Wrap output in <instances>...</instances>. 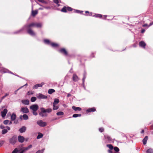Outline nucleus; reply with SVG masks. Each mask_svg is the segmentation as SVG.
Returning a JSON list of instances; mask_svg holds the SVG:
<instances>
[{
	"label": "nucleus",
	"mask_w": 153,
	"mask_h": 153,
	"mask_svg": "<svg viewBox=\"0 0 153 153\" xmlns=\"http://www.w3.org/2000/svg\"><path fill=\"white\" fill-rule=\"evenodd\" d=\"M27 33L32 37L37 38V39L39 41V39L37 38L36 33L31 28L35 27L37 28H40L42 26V23L33 22L29 24H27Z\"/></svg>",
	"instance_id": "1"
},
{
	"label": "nucleus",
	"mask_w": 153,
	"mask_h": 153,
	"mask_svg": "<svg viewBox=\"0 0 153 153\" xmlns=\"http://www.w3.org/2000/svg\"><path fill=\"white\" fill-rule=\"evenodd\" d=\"M40 112L39 113V115L41 117H47L48 116L47 113H50L51 112L52 109L51 108L45 109L44 107H41L40 108Z\"/></svg>",
	"instance_id": "2"
},
{
	"label": "nucleus",
	"mask_w": 153,
	"mask_h": 153,
	"mask_svg": "<svg viewBox=\"0 0 153 153\" xmlns=\"http://www.w3.org/2000/svg\"><path fill=\"white\" fill-rule=\"evenodd\" d=\"M39 108L38 105L36 104H33L30 107V109L32 111L33 114L35 116H36L38 115L36 111L38 110Z\"/></svg>",
	"instance_id": "3"
},
{
	"label": "nucleus",
	"mask_w": 153,
	"mask_h": 153,
	"mask_svg": "<svg viewBox=\"0 0 153 153\" xmlns=\"http://www.w3.org/2000/svg\"><path fill=\"white\" fill-rule=\"evenodd\" d=\"M9 143L13 145H14L17 142L18 139L17 136L16 135H14L12 137L9 139Z\"/></svg>",
	"instance_id": "4"
},
{
	"label": "nucleus",
	"mask_w": 153,
	"mask_h": 153,
	"mask_svg": "<svg viewBox=\"0 0 153 153\" xmlns=\"http://www.w3.org/2000/svg\"><path fill=\"white\" fill-rule=\"evenodd\" d=\"M32 145L30 144L27 147H23L19 149H18V150L19 151L18 153H24L27 151L29 149L31 148L32 147Z\"/></svg>",
	"instance_id": "5"
},
{
	"label": "nucleus",
	"mask_w": 153,
	"mask_h": 153,
	"mask_svg": "<svg viewBox=\"0 0 153 153\" xmlns=\"http://www.w3.org/2000/svg\"><path fill=\"white\" fill-rule=\"evenodd\" d=\"M26 29L27 30V24L25 25L20 29L14 32L13 33V34H20L22 31Z\"/></svg>",
	"instance_id": "6"
},
{
	"label": "nucleus",
	"mask_w": 153,
	"mask_h": 153,
	"mask_svg": "<svg viewBox=\"0 0 153 153\" xmlns=\"http://www.w3.org/2000/svg\"><path fill=\"white\" fill-rule=\"evenodd\" d=\"M103 140L105 143H111L113 142V139L108 135H105Z\"/></svg>",
	"instance_id": "7"
},
{
	"label": "nucleus",
	"mask_w": 153,
	"mask_h": 153,
	"mask_svg": "<svg viewBox=\"0 0 153 153\" xmlns=\"http://www.w3.org/2000/svg\"><path fill=\"white\" fill-rule=\"evenodd\" d=\"M73 10V9L71 7L67 6H64L61 9V11L66 13L67 12V10L69 11H71Z\"/></svg>",
	"instance_id": "8"
},
{
	"label": "nucleus",
	"mask_w": 153,
	"mask_h": 153,
	"mask_svg": "<svg viewBox=\"0 0 153 153\" xmlns=\"http://www.w3.org/2000/svg\"><path fill=\"white\" fill-rule=\"evenodd\" d=\"M59 52L63 55L67 56L68 55V52L66 49L64 48L59 49L58 50Z\"/></svg>",
	"instance_id": "9"
},
{
	"label": "nucleus",
	"mask_w": 153,
	"mask_h": 153,
	"mask_svg": "<svg viewBox=\"0 0 153 153\" xmlns=\"http://www.w3.org/2000/svg\"><path fill=\"white\" fill-rule=\"evenodd\" d=\"M36 123L40 127H44L46 126L47 123L45 122H44L42 120H40L38 121Z\"/></svg>",
	"instance_id": "10"
},
{
	"label": "nucleus",
	"mask_w": 153,
	"mask_h": 153,
	"mask_svg": "<svg viewBox=\"0 0 153 153\" xmlns=\"http://www.w3.org/2000/svg\"><path fill=\"white\" fill-rule=\"evenodd\" d=\"M36 96L37 98L39 99H46L48 98V97L47 96L44 95L42 93L37 94Z\"/></svg>",
	"instance_id": "11"
},
{
	"label": "nucleus",
	"mask_w": 153,
	"mask_h": 153,
	"mask_svg": "<svg viewBox=\"0 0 153 153\" xmlns=\"http://www.w3.org/2000/svg\"><path fill=\"white\" fill-rule=\"evenodd\" d=\"M113 149L115 151L114 152H113L111 150H108V152L109 153H120V149L117 147L115 146L114 147V148Z\"/></svg>",
	"instance_id": "12"
},
{
	"label": "nucleus",
	"mask_w": 153,
	"mask_h": 153,
	"mask_svg": "<svg viewBox=\"0 0 153 153\" xmlns=\"http://www.w3.org/2000/svg\"><path fill=\"white\" fill-rule=\"evenodd\" d=\"M20 111L24 114H27L29 111L27 107L21 108Z\"/></svg>",
	"instance_id": "13"
},
{
	"label": "nucleus",
	"mask_w": 153,
	"mask_h": 153,
	"mask_svg": "<svg viewBox=\"0 0 153 153\" xmlns=\"http://www.w3.org/2000/svg\"><path fill=\"white\" fill-rule=\"evenodd\" d=\"M139 46L143 49H145L146 46V43L143 41H141L139 42Z\"/></svg>",
	"instance_id": "14"
},
{
	"label": "nucleus",
	"mask_w": 153,
	"mask_h": 153,
	"mask_svg": "<svg viewBox=\"0 0 153 153\" xmlns=\"http://www.w3.org/2000/svg\"><path fill=\"white\" fill-rule=\"evenodd\" d=\"M18 141L20 143H23L25 140V138L23 136L21 135H19L17 138Z\"/></svg>",
	"instance_id": "15"
},
{
	"label": "nucleus",
	"mask_w": 153,
	"mask_h": 153,
	"mask_svg": "<svg viewBox=\"0 0 153 153\" xmlns=\"http://www.w3.org/2000/svg\"><path fill=\"white\" fill-rule=\"evenodd\" d=\"M96 111V108L94 107L89 108L86 110V112L87 113L91 112H94Z\"/></svg>",
	"instance_id": "16"
},
{
	"label": "nucleus",
	"mask_w": 153,
	"mask_h": 153,
	"mask_svg": "<svg viewBox=\"0 0 153 153\" xmlns=\"http://www.w3.org/2000/svg\"><path fill=\"white\" fill-rule=\"evenodd\" d=\"M7 111V110L6 108H5L1 112V115L2 118H4L5 117Z\"/></svg>",
	"instance_id": "17"
},
{
	"label": "nucleus",
	"mask_w": 153,
	"mask_h": 153,
	"mask_svg": "<svg viewBox=\"0 0 153 153\" xmlns=\"http://www.w3.org/2000/svg\"><path fill=\"white\" fill-rule=\"evenodd\" d=\"M44 84V83L43 82H42L40 84H36L33 86V89H37L39 87H42Z\"/></svg>",
	"instance_id": "18"
},
{
	"label": "nucleus",
	"mask_w": 153,
	"mask_h": 153,
	"mask_svg": "<svg viewBox=\"0 0 153 153\" xmlns=\"http://www.w3.org/2000/svg\"><path fill=\"white\" fill-rule=\"evenodd\" d=\"M26 129V127L25 126H23L19 129V131L20 133H23L25 132Z\"/></svg>",
	"instance_id": "19"
},
{
	"label": "nucleus",
	"mask_w": 153,
	"mask_h": 153,
	"mask_svg": "<svg viewBox=\"0 0 153 153\" xmlns=\"http://www.w3.org/2000/svg\"><path fill=\"white\" fill-rule=\"evenodd\" d=\"M21 102L22 104L26 105H29L30 102L27 99L22 100Z\"/></svg>",
	"instance_id": "20"
},
{
	"label": "nucleus",
	"mask_w": 153,
	"mask_h": 153,
	"mask_svg": "<svg viewBox=\"0 0 153 153\" xmlns=\"http://www.w3.org/2000/svg\"><path fill=\"white\" fill-rule=\"evenodd\" d=\"M72 108L75 111H80L82 110V108L79 107H76L75 106L73 105L72 107Z\"/></svg>",
	"instance_id": "21"
},
{
	"label": "nucleus",
	"mask_w": 153,
	"mask_h": 153,
	"mask_svg": "<svg viewBox=\"0 0 153 153\" xmlns=\"http://www.w3.org/2000/svg\"><path fill=\"white\" fill-rule=\"evenodd\" d=\"M16 114L13 113L11 115L10 117V119L11 121H13L16 120Z\"/></svg>",
	"instance_id": "22"
},
{
	"label": "nucleus",
	"mask_w": 153,
	"mask_h": 153,
	"mask_svg": "<svg viewBox=\"0 0 153 153\" xmlns=\"http://www.w3.org/2000/svg\"><path fill=\"white\" fill-rule=\"evenodd\" d=\"M72 78L73 81L75 82L77 81L79 79L78 76L75 74L73 75Z\"/></svg>",
	"instance_id": "23"
},
{
	"label": "nucleus",
	"mask_w": 153,
	"mask_h": 153,
	"mask_svg": "<svg viewBox=\"0 0 153 153\" xmlns=\"http://www.w3.org/2000/svg\"><path fill=\"white\" fill-rule=\"evenodd\" d=\"M43 42L46 44L51 45V43L50 40L48 39H45L43 40Z\"/></svg>",
	"instance_id": "24"
},
{
	"label": "nucleus",
	"mask_w": 153,
	"mask_h": 153,
	"mask_svg": "<svg viewBox=\"0 0 153 153\" xmlns=\"http://www.w3.org/2000/svg\"><path fill=\"white\" fill-rule=\"evenodd\" d=\"M148 139V136H145L144 138L142 140L143 143V145H146L147 143V141Z\"/></svg>",
	"instance_id": "25"
},
{
	"label": "nucleus",
	"mask_w": 153,
	"mask_h": 153,
	"mask_svg": "<svg viewBox=\"0 0 153 153\" xmlns=\"http://www.w3.org/2000/svg\"><path fill=\"white\" fill-rule=\"evenodd\" d=\"M93 17L97 18H102V15L100 14L94 13V14L93 15Z\"/></svg>",
	"instance_id": "26"
},
{
	"label": "nucleus",
	"mask_w": 153,
	"mask_h": 153,
	"mask_svg": "<svg viewBox=\"0 0 153 153\" xmlns=\"http://www.w3.org/2000/svg\"><path fill=\"white\" fill-rule=\"evenodd\" d=\"M38 13V11L37 10H32L31 12V15L33 16H35Z\"/></svg>",
	"instance_id": "27"
},
{
	"label": "nucleus",
	"mask_w": 153,
	"mask_h": 153,
	"mask_svg": "<svg viewBox=\"0 0 153 153\" xmlns=\"http://www.w3.org/2000/svg\"><path fill=\"white\" fill-rule=\"evenodd\" d=\"M51 45L53 48H56L59 47V45L58 44L55 42H52L51 44Z\"/></svg>",
	"instance_id": "28"
},
{
	"label": "nucleus",
	"mask_w": 153,
	"mask_h": 153,
	"mask_svg": "<svg viewBox=\"0 0 153 153\" xmlns=\"http://www.w3.org/2000/svg\"><path fill=\"white\" fill-rule=\"evenodd\" d=\"M38 134V135L36 137L37 139H39L43 137V134H42L40 132H39Z\"/></svg>",
	"instance_id": "29"
},
{
	"label": "nucleus",
	"mask_w": 153,
	"mask_h": 153,
	"mask_svg": "<svg viewBox=\"0 0 153 153\" xmlns=\"http://www.w3.org/2000/svg\"><path fill=\"white\" fill-rule=\"evenodd\" d=\"M73 10H74V12L75 13H76L84 15V14L82 13L83 12V11L74 9H73ZM84 15L85 14H84Z\"/></svg>",
	"instance_id": "30"
},
{
	"label": "nucleus",
	"mask_w": 153,
	"mask_h": 153,
	"mask_svg": "<svg viewBox=\"0 0 153 153\" xmlns=\"http://www.w3.org/2000/svg\"><path fill=\"white\" fill-rule=\"evenodd\" d=\"M59 102V100L58 98H55L54 99V102L53 104L56 105L58 104Z\"/></svg>",
	"instance_id": "31"
},
{
	"label": "nucleus",
	"mask_w": 153,
	"mask_h": 153,
	"mask_svg": "<svg viewBox=\"0 0 153 153\" xmlns=\"http://www.w3.org/2000/svg\"><path fill=\"white\" fill-rule=\"evenodd\" d=\"M81 114H75L73 115L72 117L74 118H76L78 117H80L81 116Z\"/></svg>",
	"instance_id": "32"
},
{
	"label": "nucleus",
	"mask_w": 153,
	"mask_h": 153,
	"mask_svg": "<svg viewBox=\"0 0 153 153\" xmlns=\"http://www.w3.org/2000/svg\"><path fill=\"white\" fill-rule=\"evenodd\" d=\"M55 91V90L53 89H49L48 91V94H51L53 93Z\"/></svg>",
	"instance_id": "33"
},
{
	"label": "nucleus",
	"mask_w": 153,
	"mask_h": 153,
	"mask_svg": "<svg viewBox=\"0 0 153 153\" xmlns=\"http://www.w3.org/2000/svg\"><path fill=\"white\" fill-rule=\"evenodd\" d=\"M23 119L25 120H27L29 118L28 116L26 114H24L22 115Z\"/></svg>",
	"instance_id": "34"
},
{
	"label": "nucleus",
	"mask_w": 153,
	"mask_h": 153,
	"mask_svg": "<svg viewBox=\"0 0 153 153\" xmlns=\"http://www.w3.org/2000/svg\"><path fill=\"white\" fill-rule=\"evenodd\" d=\"M106 146L108 147L111 150L114 148V147L111 144H108L106 145Z\"/></svg>",
	"instance_id": "35"
},
{
	"label": "nucleus",
	"mask_w": 153,
	"mask_h": 153,
	"mask_svg": "<svg viewBox=\"0 0 153 153\" xmlns=\"http://www.w3.org/2000/svg\"><path fill=\"white\" fill-rule=\"evenodd\" d=\"M87 75V73L86 71L84 70V73L83 74V77L82 79L85 80L86 78Z\"/></svg>",
	"instance_id": "36"
},
{
	"label": "nucleus",
	"mask_w": 153,
	"mask_h": 153,
	"mask_svg": "<svg viewBox=\"0 0 153 153\" xmlns=\"http://www.w3.org/2000/svg\"><path fill=\"white\" fill-rule=\"evenodd\" d=\"M36 97H33L30 99V101L32 102H34L36 100Z\"/></svg>",
	"instance_id": "37"
},
{
	"label": "nucleus",
	"mask_w": 153,
	"mask_h": 153,
	"mask_svg": "<svg viewBox=\"0 0 153 153\" xmlns=\"http://www.w3.org/2000/svg\"><path fill=\"white\" fill-rule=\"evenodd\" d=\"M56 114L57 116H62L63 115L64 113L63 112L60 111L57 112Z\"/></svg>",
	"instance_id": "38"
},
{
	"label": "nucleus",
	"mask_w": 153,
	"mask_h": 153,
	"mask_svg": "<svg viewBox=\"0 0 153 153\" xmlns=\"http://www.w3.org/2000/svg\"><path fill=\"white\" fill-rule=\"evenodd\" d=\"M45 150V148L42 149L41 150H39L36 152V153H43Z\"/></svg>",
	"instance_id": "39"
},
{
	"label": "nucleus",
	"mask_w": 153,
	"mask_h": 153,
	"mask_svg": "<svg viewBox=\"0 0 153 153\" xmlns=\"http://www.w3.org/2000/svg\"><path fill=\"white\" fill-rule=\"evenodd\" d=\"M146 153H153V150L151 148L148 149L146 151Z\"/></svg>",
	"instance_id": "40"
},
{
	"label": "nucleus",
	"mask_w": 153,
	"mask_h": 153,
	"mask_svg": "<svg viewBox=\"0 0 153 153\" xmlns=\"http://www.w3.org/2000/svg\"><path fill=\"white\" fill-rule=\"evenodd\" d=\"M19 151L18 148H16L14 149L11 153H18Z\"/></svg>",
	"instance_id": "41"
},
{
	"label": "nucleus",
	"mask_w": 153,
	"mask_h": 153,
	"mask_svg": "<svg viewBox=\"0 0 153 153\" xmlns=\"http://www.w3.org/2000/svg\"><path fill=\"white\" fill-rule=\"evenodd\" d=\"M7 130L6 129H3L1 132V133L2 134H4L7 133Z\"/></svg>",
	"instance_id": "42"
},
{
	"label": "nucleus",
	"mask_w": 153,
	"mask_h": 153,
	"mask_svg": "<svg viewBox=\"0 0 153 153\" xmlns=\"http://www.w3.org/2000/svg\"><path fill=\"white\" fill-rule=\"evenodd\" d=\"M56 105L53 104V110H56L59 108V106H56Z\"/></svg>",
	"instance_id": "43"
},
{
	"label": "nucleus",
	"mask_w": 153,
	"mask_h": 153,
	"mask_svg": "<svg viewBox=\"0 0 153 153\" xmlns=\"http://www.w3.org/2000/svg\"><path fill=\"white\" fill-rule=\"evenodd\" d=\"M9 95V94L8 93H6L5 94V95L3 96L1 99V101L2 100H3L6 97L8 96Z\"/></svg>",
	"instance_id": "44"
},
{
	"label": "nucleus",
	"mask_w": 153,
	"mask_h": 153,
	"mask_svg": "<svg viewBox=\"0 0 153 153\" xmlns=\"http://www.w3.org/2000/svg\"><path fill=\"white\" fill-rule=\"evenodd\" d=\"M37 0L38 1L41 2L43 3H44L45 4H48V2L46 1H45L44 0Z\"/></svg>",
	"instance_id": "45"
},
{
	"label": "nucleus",
	"mask_w": 153,
	"mask_h": 153,
	"mask_svg": "<svg viewBox=\"0 0 153 153\" xmlns=\"http://www.w3.org/2000/svg\"><path fill=\"white\" fill-rule=\"evenodd\" d=\"M95 52H92L90 56V58H94L95 57L94 54L95 53Z\"/></svg>",
	"instance_id": "46"
},
{
	"label": "nucleus",
	"mask_w": 153,
	"mask_h": 153,
	"mask_svg": "<svg viewBox=\"0 0 153 153\" xmlns=\"http://www.w3.org/2000/svg\"><path fill=\"white\" fill-rule=\"evenodd\" d=\"M99 131L100 132L102 133L104 131V129L103 127L100 128H99Z\"/></svg>",
	"instance_id": "47"
},
{
	"label": "nucleus",
	"mask_w": 153,
	"mask_h": 153,
	"mask_svg": "<svg viewBox=\"0 0 153 153\" xmlns=\"http://www.w3.org/2000/svg\"><path fill=\"white\" fill-rule=\"evenodd\" d=\"M9 122V120H4L3 121V123L4 125H7L8 123Z\"/></svg>",
	"instance_id": "48"
},
{
	"label": "nucleus",
	"mask_w": 153,
	"mask_h": 153,
	"mask_svg": "<svg viewBox=\"0 0 153 153\" xmlns=\"http://www.w3.org/2000/svg\"><path fill=\"white\" fill-rule=\"evenodd\" d=\"M53 2L56 4H57L59 3H61V1L60 0L59 1L58 0H53Z\"/></svg>",
	"instance_id": "49"
},
{
	"label": "nucleus",
	"mask_w": 153,
	"mask_h": 153,
	"mask_svg": "<svg viewBox=\"0 0 153 153\" xmlns=\"http://www.w3.org/2000/svg\"><path fill=\"white\" fill-rule=\"evenodd\" d=\"M33 93L34 92L33 91H31L30 92V91H28L27 93V94L28 95H32L33 94Z\"/></svg>",
	"instance_id": "50"
},
{
	"label": "nucleus",
	"mask_w": 153,
	"mask_h": 153,
	"mask_svg": "<svg viewBox=\"0 0 153 153\" xmlns=\"http://www.w3.org/2000/svg\"><path fill=\"white\" fill-rule=\"evenodd\" d=\"M4 141L3 140L0 141V147L4 144Z\"/></svg>",
	"instance_id": "51"
},
{
	"label": "nucleus",
	"mask_w": 153,
	"mask_h": 153,
	"mask_svg": "<svg viewBox=\"0 0 153 153\" xmlns=\"http://www.w3.org/2000/svg\"><path fill=\"white\" fill-rule=\"evenodd\" d=\"M92 13H93L92 12H90L89 13V15H88L87 14H85L84 15L86 16H92L93 17V15H92Z\"/></svg>",
	"instance_id": "52"
},
{
	"label": "nucleus",
	"mask_w": 153,
	"mask_h": 153,
	"mask_svg": "<svg viewBox=\"0 0 153 153\" xmlns=\"http://www.w3.org/2000/svg\"><path fill=\"white\" fill-rule=\"evenodd\" d=\"M43 7L47 9H50L51 8V7L50 6H43Z\"/></svg>",
	"instance_id": "53"
},
{
	"label": "nucleus",
	"mask_w": 153,
	"mask_h": 153,
	"mask_svg": "<svg viewBox=\"0 0 153 153\" xmlns=\"http://www.w3.org/2000/svg\"><path fill=\"white\" fill-rule=\"evenodd\" d=\"M35 2L36 3V4H38L40 6L43 7V6L41 4H40L39 3H38L36 0H35Z\"/></svg>",
	"instance_id": "54"
},
{
	"label": "nucleus",
	"mask_w": 153,
	"mask_h": 153,
	"mask_svg": "<svg viewBox=\"0 0 153 153\" xmlns=\"http://www.w3.org/2000/svg\"><path fill=\"white\" fill-rule=\"evenodd\" d=\"M82 87H83V86H85V80L82 79Z\"/></svg>",
	"instance_id": "55"
},
{
	"label": "nucleus",
	"mask_w": 153,
	"mask_h": 153,
	"mask_svg": "<svg viewBox=\"0 0 153 153\" xmlns=\"http://www.w3.org/2000/svg\"><path fill=\"white\" fill-rule=\"evenodd\" d=\"M0 128L1 129H3L5 128V126L4 125H0Z\"/></svg>",
	"instance_id": "56"
},
{
	"label": "nucleus",
	"mask_w": 153,
	"mask_h": 153,
	"mask_svg": "<svg viewBox=\"0 0 153 153\" xmlns=\"http://www.w3.org/2000/svg\"><path fill=\"white\" fill-rule=\"evenodd\" d=\"M142 26L143 27H147V28H148L149 27H148V24H144L143 25H142Z\"/></svg>",
	"instance_id": "57"
},
{
	"label": "nucleus",
	"mask_w": 153,
	"mask_h": 153,
	"mask_svg": "<svg viewBox=\"0 0 153 153\" xmlns=\"http://www.w3.org/2000/svg\"><path fill=\"white\" fill-rule=\"evenodd\" d=\"M14 123L15 124H17L19 123V122L18 120H14Z\"/></svg>",
	"instance_id": "58"
},
{
	"label": "nucleus",
	"mask_w": 153,
	"mask_h": 153,
	"mask_svg": "<svg viewBox=\"0 0 153 153\" xmlns=\"http://www.w3.org/2000/svg\"><path fill=\"white\" fill-rule=\"evenodd\" d=\"M145 30L144 29H142L141 30V33H143L145 32Z\"/></svg>",
	"instance_id": "59"
},
{
	"label": "nucleus",
	"mask_w": 153,
	"mask_h": 153,
	"mask_svg": "<svg viewBox=\"0 0 153 153\" xmlns=\"http://www.w3.org/2000/svg\"><path fill=\"white\" fill-rule=\"evenodd\" d=\"M7 71H8V72H7L8 73H10V74H13V75H14V73H13V72H11V71H10L8 70H7Z\"/></svg>",
	"instance_id": "60"
},
{
	"label": "nucleus",
	"mask_w": 153,
	"mask_h": 153,
	"mask_svg": "<svg viewBox=\"0 0 153 153\" xmlns=\"http://www.w3.org/2000/svg\"><path fill=\"white\" fill-rule=\"evenodd\" d=\"M19 90V89H18L17 90H16L14 92V94H17V91Z\"/></svg>",
	"instance_id": "61"
},
{
	"label": "nucleus",
	"mask_w": 153,
	"mask_h": 153,
	"mask_svg": "<svg viewBox=\"0 0 153 153\" xmlns=\"http://www.w3.org/2000/svg\"><path fill=\"white\" fill-rule=\"evenodd\" d=\"M79 61H80V65H83L84 67H85L84 64L82 63V61H81V59Z\"/></svg>",
	"instance_id": "62"
},
{
	"label": "nucleus",
	"mask_w": 153,
	"mask_h": 153,
	"mask_svg": "<svg viewBox=\"0 0 153 153\" xmlns=\"http://www.w3.org/2000/svg\"><path fill=\"white\" fill-rule=\"evenodd\" d=\"M6 128H7V130H10V128L9 126H6Z\"/></svg>",
	"instance_id": "63"
},
{
	"label": "nucleus",
	"mask_w": 153,
	"mask_h": 153,
	"mask_svg": "<svg viewBox=\"0 0 153 153\" xmlns=\"http://www.w3.org/2000/svg\"><path fill=\"white\" fill-rule=\"evenodd\" d=\"M71 96V94L70 93H68V94L67 95V97H68Z\"/></svg>",
	"instance_id": "64"
}]
</instances>
